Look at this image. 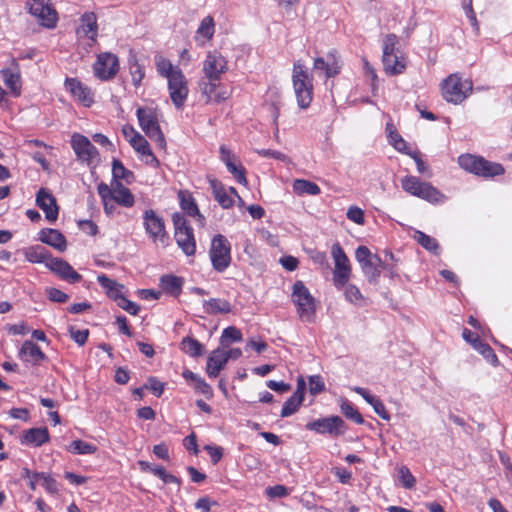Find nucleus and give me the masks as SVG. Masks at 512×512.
Segmentation results:
<instances>
[{
  "label": "nucleus",
  "instance_id": "obj_1",
  "mask_svg": "<svg viewBox=\"0 0 512 512\" xmlns=\"http://www.w3.org/2000/svg\"><path fill=\"white\" fill-rule=\"evenodd\" d=\"M291 300L296 306L297 314L301 321L312 323L316 317L315 298L302 281H296L293 285Z\"/></svg>",
  "mask_w": 512,
  "mask_h": 512
},
{
  "label": "nucleus",
  "instance_id": "obj_2",
  "mask_svg": "<svg viewBox=\"0 0 512 512\" xmlns=\"http://www.w3.org/2000/svg\"><path fill=\"white\" fill-rule=\"evenodd\" d=\"M402 189L420 199L430 203H439L445 196L431 183L423 182L416 176H405L401 179Z\"/></svg>",
  "mask_w": 512,
  "mask_h": 512
},
{
  "label": "nucleus",
  "instance_id": "obj_3",
  "mask_svg": "<svg viewBox=\"0 0 512 512\" xmlns=\"http://www.w3.org/2000/svg\"><path fill=\"white\" fill-rule=\"evenodd\" d=\"M292 80L298 106L301 109L308 108L313 98V84L308 72L299 62L294 63Z\"/></svg>",
  "mask_w": 512,
  "mask_h": 512
},
{
  "label": "nucleus",
  "instance_id": "obj_4",
  "mask_svg": "<svg viewBox=\"0 0 512 512\" xmlns=\"http://www.w3.org/2000/svg\"><path fill=\"white\" fill-rule=\"evenodd\" d=\"M174 225V238L178 247L187 256H193L196 252V241L193 228L183 214L175 212L172 215Z\"/></svg>",
  "mask_w": 512,
  "mask_h": 512
},
{
  "label": "nucleus",
  "instance_id": "obj_5",
  "mask_svg": "<svg viewBox=\"0 0 512 512\" xmlns=\"http://www.w3.org/2000/svg\"><path fill=\"white\" fill-rule=\"evenodd\" d=\"M458 163L464 170L481 177H494L504 173L502 165L471 154L459 156Z\"/></svg>",
  "mask_w": 512,
  "mask_h": 512
},
{
  "label": "nucleus",
  "instance_id": "obj_6",
  "mask_svg": "<svg viewBox=\"0 0 512 512\" xmlns=\"http://www.w3.org/2000/svg\"><path fill=\"white\" fill-rule=\"evenodd\" d=\"M136 115L146 136L156 142L160 148H165L166 141L158 123L156 111L152 108L140 107L137 109Z\"/></svg>",
  "mask_w": 512,
  "mask_h": 512
},
{
  "label": "nucleus",
  "instance_id": "obj_7",
  "mask_svg": "<svg viewBox=\"0 0 512 512\" xmlns=\"http://www.w3.org/2000/svg\"><path fill=\"white\" fill-rule=\"evenodd\" d=\"M209 253L216 271L223 272L228 268L231 262V245L225 236L217 234L212 238Z\"/></svg>",
  "mask_w": 512,
  "mask_h": 512
},
{
  "label": "nucleus",
  "instance_id": "obj_8",
  "mask_svg": "<svg viewBox=\"0 0 512 512\" xmlns=\"http://www.w3.org/2000/svg\"><path fill=\"white\" fill-rule=\"evenodd\" d=\"M442 95L448 102L458 104L461 103L472 90V84L462 79L457 74L450 75L441 84Z\"/></svg>",
  "mask_w": 512,
  "mask_h": 512
},
{
  "label": "nucleus",
  "instance_id": "obj_9",
  "mask_svg": "<svg viewBox=\"0 0 512 512\" xmlns=\"http://www.w3.org/2000/svg\"><path fill=\"white\" fill-rule=\"evenodd\" d=\"M331 255L335 262L333 282L338 289H341L348 283L350 279L351 265L347 255L339 243H334L332 245Z\"/></svg>",
  "mask_w": 512,
  "mask_h": 512
},
{
  "label": "nucleus",
  "instance_id": "obj_10",
  "mask_svg": "<svg viewBox=\"0 0 512 512\" xmlns=\"http://www.w3.org/2000/svg\"><path fill=\"white\" fill-rule=\"evenodd\" d=\"M306 429L318 434H329L332 437L343 435L347 431V426L340 416H328L313 420L306 424Z\"/></svg>",
  "mask_w": 512,
  "mask_h": 512
},
{
  "label": "nucleus",
  "instance_id": "obj_11",
  "mask_svg": "<svg viewBox=\"0 0 512 512\" xmlns=\"http://www.w3.org/2000/svg\"><path fill=\"white\" fill-rule=\"evenodd\" d=\"M377 254H372L366 246H359L355 251V258L371 284H377L381 274L380 265L375 259Z\"/></svg>",
  "mask_w": 512,
  "mask_h": 512
},
{
  "label": "nucleus",
  "instance_id": "obj_12",
  "mask_svg": "<svg viewBox=\"0 0 512 512\" xmlns=\"http://www.w3.org/2000/svg\"><path fill=\"white\" fill-rule=\"evenodd\" d=\"M143 225L146 233L152 238L153 242H160L162 245L167 244L168 235L164 220L154 210L148 209L144 212Z\"/></svg>",
  "mask_w": 512,
  "mask_h": 512
},
{
  "label": "nucleus",
  "instance_id": "obj_13",
  "mask_svg": "<svg viewBox=\"0 0 512 512\" xmlns=\"http://www.w3.org/2000/svg\"><path fill=\"white\" fill-rule=\"evenodd\" d=\"M93 71L94 75L102 81L113 79L119 71L118 57L110 52L100 53L93 64Z\"/></svg>",
  "mask_w": 512,
  "mask_h": 512
},
{
  "label": "nucleus",
  "instance_id": "obj_14",
  "mask_svg": "<svg viewBox=\"0 0 512 512\" xmlns=\"http://www.w3.org/2000/svg\"><path fill=\"white\" fill-rule=\"evenodd\" d=\"M167 80L171 101L177 109H180L184 106L189 92L186 77L180 69H177Z\"/></svg>",
  "mask_w": 512,
  "mask_h": 512
},
{
  "label": "nucleus",
  "instance_id": "obj_15",
  "mask_svg": "<svg viewBox=\"0 0 512 512\" xmlns=\"http://www.w3.org/2000/svg\"><path fill=\"white\" fill-rule=\"evenodd\" d=\"M71 146L77 155L78 160L90 164L99 156L97 148L90 140L81 134L75 133L71 138Z\"/></svg>",
  "mask_w": 512,
  "mask_h": 512
},
{
  "label": "nucleus",
  "instance_id": "obj_16",
  "mask_svg": "<svg viewBox=\"0 0 512 512\" xmlns=\"http://www.w3.org/2000/svg\"><path fill=\"white\" fill-rule=\"evenodd\" d=\"M228 70L227 61L218 51L209 52L203 63V72L207 79L220 80Z\"/></svg>",
  "mask_w": 512,
  "mask_h": 512
},
{
  "label": "nucleus",
  "instance_id": "obj_17",
  "mask_svg": "<svg viewBox=\"0 0 512 512\" xmlns=\"http://www.w3.org/2000/svg\"><path fill=\"white\" fill-rule=\"evenodd\" d=\"M29 12L35 16L41 23L42 26L47 28H53L57 22V13L44 0H32L29 3Z\"/></svg>",
  "mask_w": 512,
  "mask_h": 512
},
{
  "label": "nucleus",
  "instance_id": "obj_18",
  "mask_svg": "<svg viewBox=\"0 0 512 512\" xmlns=\"http://www.w3.org/2000/svg\"><path fill=\"white\" fill-rule=\"evenodd\" d=\"M200 89L205 96L206 103H221L230 96L229 91L219 82V80H201Z\"/></svg>",
  "mask_w": 512,
  "mask_h": 512
},
{
  "label": "nucleus",
  "instance_id": "obj_19",
  "mask_svg": "<svg viewBox=\"0 0 512 512\" xmlns=\"http://www.w3.org/2000/svg\"><path fill=\"white\" fill-rule=\"evenodd\" d=\"M219 152L221 161L226 165L227 170L234 176L237 182L244 185L247 184L246 169L241 163H237L232 151L227 146L221 145Z\"/></svg>",
  "mask_w": 512,
  "mask_h": 512
},
{
  "label": "nucleus",
  "instance_id": "obj_20",
  "mask_svg": "<svg viewBox=\"0 0 512 512\" xmlns=\"http://www.w3.org/2000/svg\"><path fill=\"white\" fill-rule=\"evenodd\" d=\"M1 75L6 87L14 97H19L21 94V74L20 67L16 59H12L10 66L3 68Z\"/></svg>",
  "mask_w": 512,
  "mask_h": 512
},
{
  "label": "nucleus",
  "instance_id": "obj_21",
  "mask_svg": "<svg viewBox=\"0 0 512 512\" xmlns=\"http://www.w3.org/2000/svg\"><path fill=\"white\" fill-rule=\"evenodd\" d=\"M36 204L43 210L48 221H56L59 214V207L55 197L45 188H41L36 194Z\"/></svg>",
  "mask_w": 512,
  "mask_h": 512
},
{
  "label": "nucleus",
  "instance_id": "obj_22",
  "mask_svg": "<svg viewBox=\"0 0 512 512\" xmlns=\"http://www.w3.org/2000/svg\"><path fill=\"white\" fill-rule=\"evenodd\" d=\"M462 337L466 342L470 343L475 350L482 354L488 362L494 366L498 364V357L494 350L489 344L482 342L478 335L465 328L462 332Z\"/></svg>",
  "mask_w": 512,
  "mask_h": 512
},
{
  "label": "nucleus",
  "instance_id": "obj_23",
  "mask_svg": "<svg viewBox=\"0 0 512 512\" xmlns=\"http://www.w3.org/2000/svg\"><path fill=\"white\" fill-rule=\"evenodd\" d=\"M47 268L69 283H77L82 279V276L67 261L60 258L52 257Z\"/></svg>",
  "mask_w": 512,
  "mask_h": 512
},
{
  "label": "nucleus",
  "instance_id": "obj_24",
  "mask_svg": "<svg viewBox=\"0 0 512 512\" xmlns=\"http://www.w3.org/2000/svg\"><path fill=\"white\" fill-rule=\"evenodd\" d=\"M18 356L23 362L33 365H40L47 358L41 348L31 340L24 341Z\"/></svg>",
  "mask_w": 512,
  "mask_h": 512
},
{
  "label": "nucleus",
  "instance_id": "obj_25",
  "mask_svg": "<svg viewBox=\"0 0 512 512\" xmlns=\"http://www.w3.org/2000/svg\"><path fill=\"white\" fill-rule=\"evenodd\" d=\"M340 64L336 56L332 53L327 55V59L318 57L314 60L313 69L316 72H323L326 78L335 77L340 73Z\"/></svg>",
  "mask_w": 512,
  "mask_h": 512
},
{
  "label": "nucleus",
  "instance_id": "obj_26",
  "mask_svg": "<svg viewBox=\"0 0 512 512\" xmlns=\"http://www.w3.org/2000/svg\"><path fill=\"white\" fill-rule=\"evenodd\" d=\"M65 87L85 106L88 107L93 103V94L91 93V90L77 79L67 78L65 81Z\"/></svg>",
  "mask_w": 512,
  "mask_h": 512
},
{
  "label": "nucleus",
  "instance_id": "obj_27",
  "mask_svg": "<svg viewBox=\"0 0 512 512\" xmlns=\"http://www.w3.org/2000/svg\"><path fill=\"white\" fill-rule=\"evenodd\" d=\"M39 239L41 242L53 247L59 252H64L67 248V241L65 236L56 229H42L40 231Z\"/></svg>",
  "mask_w": 512,
  "mask_h": 512
},
{
  "label": "nucleus",
  "instance_id": "obj_28",
  "mask_svg": "<svg viewBox=\"0 0 512 512\" xmlns=\"http://www.w3.org/2000/svg\"><path fill=\"white\" fill-rule=\"evenodd\" d=\"M49 439L50 435L47 427L30 428L23 431L21 436V443L39 447L47 443Z\"/></svg>",
  "mask_w": 512,
  "mask_h": 512
},
{
  "label": "nucleus",
  "instance_id": "obj_29",
  "mask_svg": "<svg viewBox=\"0 0 512 512\" xmlns=\"http://www.w3.org/2000/svg\"><path fill=\"white\" fill-rule=\"evenodd\" d=\"M227 362L228 360L224 350L219 348L213 350L207 359L206 372L208 376L211 378L217 377Z\"/></svg>",
  "mask_w": 512,
  "mask_h": 512
},
{
  "label": "nucleus",
  "instance_id": "obj_30",
  "mask_svg": "<svg viewBox=\"0 0 512 512\" xmlns=\"http://www.w3.org/2000/svg\"><path fill=\"white\" fill-rule=\"evenodd\" d=\"M353 390L357 394L361 395L364 398V400L373 407L374 412L379 417L386 421L390 420V414L386 410V407L383 404V402L378 397L371 395L367 389L362 387H354Z\"/></svg>",
  "mask_w": 512,
  "mask_h": 512
},
{
  "label": "nucleus",
  "instance_id": "obj_31",
  "mask_svg": "<svg viewBox=\"0 0 512 512\" xmlns=\"http://www.w3.org/2000/svg\"><path fill=\"white\" fill-rule=\"evenodd\" d=\"M180 206L182 210L189 216L196 218L200 226H204L205 218L200 213L194 198L190 194L179 192Z\"/></svg>",
  "mask_w": 512,
  "mask_h": 512
},
{
  "label": "nucleus",
  "instance_id": "obj_32",
  "mask_svg": "<svg viewBox=\"0 0 512 512\" xmlns=\"http://www.w3.org/2000/svg\"><path fill=\"white\" fill-rule=\"evenodd\" d=\"M97 19L94 13H85L81 17V26L77 30L80 36H86L92 41H96L97 37Z\"/></svg>",
  "mask_w": 512,
  "mask_h": 512
},
{
  "label": "nucleus",
  "instance_id": "obj_33",
  "mask_svg": "<svg viewBox=\"0 0 512 512\" xmlns=\"http://www.w3.org/2000/svg\"><path fill=\"white\" fill-rule=\"evenodd\" d=\"M203 309L209 315L228 314L232 311V305L226 299L210 298L203 301Z\"/></svg>",
  "mask_w": 512,
  "mask_h": 512
},
{
  "label": "nucleus",
  "instance_id": "obj_34",
  "mask_svg": "<svg viewBox=\"0 0 512 512\" xmlns=\"http://www.w3.org/2000/svg\"><path fill=\"white\" fill-rule=\"evenodd\" d=\"M183 279L181 277L166 274L160 278V287L162 290L174 297H178L182 292Z\"/></svg>",
  "mask_w": 512,
  "mask_h": 512
},
{
  "label": "nucleus",
  "instance_id": "obj_35",
  "mask_svg": "<svg viewBox=\"0 0 512 512\" xmlns=\"http://www.w3.org/2000/svg\"><path fill=\"white\" fill-rule=\"evenodd\" d=\"M382 62L385 72L389 75L401 74L406 67L405 60L400 53L395 55H383Z\"/></svg>",
  "mask_w": 512,
  "mask_h": 512
},
{
  "label": "nucleus",
  "instance_id": "obj_36",
  "mask_svg": "<svg viewBox=\"0 0 512 512\" xmlns=\"http://www.w3.org/2000/svg\"><path fill=\"white\" fill-rule=\"evenodd\" d=\"M97 281L100 286L105 290L109 298L117 301L123 294L124 286L113 279H110L105 274L97 276Z\"/></svg>",
  "mask_w": 512,
  "mask_h": 512
},
{
  "label": "nucleus",
  "instance_id": "obj_37",
  "mask_svg": "<svg viewBox=\"0 0 512 512\" xmlns=\"http://www.w3.org/2000/svg\"><path fill=\"white\" fill-rule=\"evenodd\" d=\"M210 186L215 200L219 203V205L222 208L229 209L234 205V199L230 194H228V192L225 190V188L218 180H210Z\"/></svg>",
  "mask_w": 512,
  "mask_h": 512
},
{
  "label": "nucleus",
  "instance_id": "obj_38",
  "mask_svg": "<svg viewBox=\"0 0 512 512\" xmlns=\"http://www.w3.org/2000/svg\"><path fill=\"white\" fill-rule=\"evenodd\" d=\"M25 258L31 263H45L47 266L52 258L51 253L43 246L30 247L24 252Z\"/></svg>",
  "mask_w": 512,
  "mask_h": 512
},
{
  "label": "nucleus",
  "instance_id": "obj_39",
  "mask_svg": "<svg viewBox=\"0 0 512 512\" xmlns=\"http://www.w3.org/2000/svg\"><path fill=\"white\" fill-rule=\"evenodd\" d=\"M113 201L124 207H132L135 199L131 191L122 183L116 182L114 185Z\"/></svg>",
  "mask_w": 512,
  "mask_h": 512
},
{
  "label": "nucleus",
  "instance_id": "obj_40",
  "mask_svg": "<svg viewBox=\"0 0 512 512\" xmlns=\"http://www.w3.org/2000/svg\"><path fill=\"white\" fill-rule=\"evenodd\" d=\"M293 190L296 194L302 195H319L321 193L320 187L309 180L295 179L293 182Z\"/></svg>",
  "mask_w": 512,
  "mask_h": 512
},
{
  "label": "nucleus",
  "instance_id": "obj_41",
  "mask_svg": "<svg viewBox=\"0 0 512 512\" xmlns=\"http://www.w3.org/2000/svg\"><path fill=\"white\" fill-rule=\"evenodd\" d=\"M181 349L191 357H200L205 352L204 345L197 339L189 336L182 339Z\"/></svg>",
  "mask_w": 512,
  "mask_h": 512
},
{
  "label": "nucleus",
  "instance_id": "obj_42",
  "mask_svg": "<svg viewBox=\"0 0 512 512\" xmlns=\"http://www.w3.org/2000/svg\"><path fill=\"white\" fill-rule=\"evenodd\" d=\"M112 174L115 183L119 182V180H124L126 183L129 184L134 179L133 172L125 168L123 163L118 159H113Z\"/></svg>",
  "mask_w": 512,
  "mask_h": 512
},
{
  "label": "nucleus",
  "instance_id": "obj_43",
  "mask_svg": "<svg viewBox=\"0 0 512 512\" xmlns=\"http://www.w3.org/2000/svg\"><path fill=\"white\" fill-rule=\"evenodd\" d=\"M68 451L76 455H89L94 454L97 451V447L78 439L71 442Z\"/></svg>",
  "mask_w": 512,
  "mask_h": 512
},
{
  "label": "nucleus",
  "instance_id": "obj_44",
  "mask_svg": "<svg viewBox=\"0 0 512 512\" xmlns=\"http://www.w3.org/2000/svg\"><path fill=\"white\" fill-rule=\"evenodd\" d=\"M340 408H341V412L344 414V416L346 418L354 421L356 424L364 423V418L362 417V415L354 407V405L347 399L342 400Z\"/></svg>",
  "mask_w": 512,
  "mask_h": 512
},
{
  "label": "nucleus",
  "instance_id": "obj_45",
  "mask_svg": "<svg viewBox=\"0 0 512 512\" xmlns=\"http://www.w3.org/2000/svg\"><path fill=\"white\" fill-rule=\"evenodd\" d=\"M415 240L426 250L436 253L439 249L437 240L422 231H416L414 235Z\"/></svg>",
  "mask_w": 512,
  "mask_h": 512
},
{
  "label": "nucleus",
  "instance_id": "obj_46",
  "mask_svg": "<svg viewBox=\"0 0 512 512\" xmlns=\"http://www.w3.org/2000/svg\"><path fill=\"white\" fill-rule=\"evenodd\" d=\"M155 63L157 72L162 77H165L167 79L172 77V74H174V72L177 71V69H179L178 67H173L171 61L162 56H157L155 59Z\"/></svg>",
  "mask_w": 512,
  "mask_h": 512
},
{
  "label": "nucleus",
  "instance_id": "obj_47",
  "mask_svg": "<svg viewBox=\"0 0 512 512\" xmlns=\"http://www.w3.org/2000/svg\"><path fill=\"white\" fill-rule=\"evenodd\" d=\"M303 399L299 396L292 395L285 402L281 410L280 416L282 418L289 417L296 413L301 406Z\"/></svg>",
  "mask_w": 512,
  "mask_h": 512
},
{
  "label": "nucleus",
  "instance_id": "obj_48",
  "mask_svg": "<svg viewBox=\"0 0 512 512\" xmlns=\"http://www.w3.org/2000/svg\"><path fill=\"white\" fill-rule=\"evenodd\" d=\"M129 70L134 86L138 87L145 76V72L135 57L129 59Z\"/></svg>",
  "mask_w": 512,
  "mask_h": 512
},
{
  "label": "nucleus",
  "instance_id": "obj_49",
  "mask_svg": "<svg viewBox=\"0 0 512 512\" xmlns=\"http://www.w3.org/2000/svg\"><path fill=\"white\" fill-rule=\"evenodd\" d=\"M242 340V333L241 331L234 327L229 326L223 330L222 336H221V344L223 346L229 345L231 342H238Z\"/></svg>",
  "mask_w": 512,
  "mask_h": 512
},
{
  "label": "nucleus",
  "instance_id": "obj_50",
  "mask_svg": "<svg viewBox=\"0 0 512 512\" xmlns=\"http://www.w3.org/2000/svg\"><path fill=\"white\" fill-rule=\"evenodd\" d=\"M33 478H41L43 480V486L45 490L50 494H58L59 492V485L57 481L51 477L50 475L41 472V473H34Z\"/></svg>",
  "mask_w": 512,
  "mask_h": 512
},
{
  "label": "nucleus",
  "instance_id": "obj_51",
  "mask_svg": "<svg viewBox=\"0 0 512 512\" xmlns=\"http://www.w3.org/2000/svg\"><path fill=\"white\" fill-rule=\"evenodd\" d=\"M398 37L395 34H387L383 40V55L399 54Z\"/></svg>",
  "mask_w": 512,
  "mask_h": 512
},
{
  "label": "nucleus",
  "instance_id": "obj_52",
  "mask_svg": "<svg viewBox=\"0 0 512 512\" xmlns=\"http://www.w3.org/2000/svg\"><path fill=\"white\" fill-rule=\"evenodd\" d=\"M130 145L142 157L145 154L150 153V145L148 141L144 138V136H142L141 134H137L136 136H134V139H130Z\"/></svg>",
  "mask_w": 512,
  "mask_h": 512
},
{
  "label": "nucleus",
  "instance_id": "obj_53",
  "mask_svg": "<svg viewBox=\"0 0 512 512\" xmlns=\"http://www.w3.org/2000/svg\"><path fill=\"white\" fill-rule=\"evenodd\" d=\"M197 33L205 37L206 39H211L214 34V21L210 16L205 17L197 30Z\"/></svg>",
  "mask_w": 512,
  "mask_h": 512
},
{
  "label": "nucleus",
  "instance_id": "obj_54",
  "mask_svg": "<svg viewBox=\"0 0 512 512\" xmlns=\"http://www.w3.org/2000/svg\"><path fill=\"white\" fill-rule=\"evenodd\" d=\"M68 331H69L70 337L78 345L83 346L87 342V339L89 336L88 329L77 330L74 326H69Z\"/></svg>",
  "mask_w": 512,
  "mask_h": 512
},
{
  "label": "nucleus",
  "instance_id": "obj_55",
  "mask_svg": "<svg viewBox=\"0 0 512 512\" xmlns=\"http://www.w3.org/2000/svg\"><path fill=\"white\" fill-rule=\"evenodd\" d=\"M346 216L350 221L358 225H363L365 223L364 212L361 208L357 206L349 207Z\"/></svg>",
  "mask_w": 512,
  "mask_h": 512
},
{
  "label": "nucleus",
  "instance_id": "obj_56",
  "mask_svg": "<svg viewBox=\"0 0 512 512\" xmlns=\"http://www.w3.org/2000/svg\"><path fill=\"white\" fill-rule=\"evenodd\" d=\"M344 294L345 298L351 303L358 304L363 299L359 288L353 284L346 286Z\"/></svg>",
  "mask_w": 512,
  "mask_h": 512
},
{
  "label": "nucleus",
  "instance_id": "obj_57",
  "mask_svg": "<svg viewBox=\"0 0 512 512\" xmlns=\"http://www.w3.org/2000/svg\"><path fill=\"white\" fill-rule=\"evenodd\" d=\"M325 384L321 376L313 375L309 378V392L312 395H317L324 391Z\"/></svg>",
  "mask_w": 512,
  "mask_h": 512
},
{
  "label": "nucleus",
  "instance_id": "obj_58",
  "mask_svg": "<svg viewBox=\"0 0 512 512\" xmlns=\"http://www.w3.org/2000/svg\"><path fill=\"white\" fill-rule=\"evenodd\" d=\"M117 305L122 308L123 310L127 311L128 313H130L131 315H137L139 310H140V307L128 300L124 295H122L117 301H116Z\"/></svg>",
  "mask_w": 512,
  "mask_h": 512
},
{
  "label": "nucleus",
  "instance_id": "obj_59",
  "mask_svg": "<svg viewBox=\"0 0 512 512\" xmlns=\"http://www.w3.org/2000/svg\"><path fill=\"white\" fill-rule=\"evenodd\" d=\"M375 259L380 265V270H385L390 278L398 277L397 265L395 263H390L387 259H382L380 256H375Z\"/></svg>",
  "mask_w": 512,
  "mask_h": 512
},
{
  "label": "nucleus",
  "instance_id": "obj_60",
  "mask_svg": "<svg viewBox=\"0 0 512 512\" xmlns=\"http://www.w3.org/2000/svg\"><path fill=\"white\" fill-rule=\"evenodd\" d=\"M46 294L50 301L56 303H65L69 299L66 293L57 288H48Z\"/></svg>",
  "mask_w": 512,
  "mask_h": 512
},
{
  "label": "nucleus",
  "instance_id": "obj_61",
  "mask_svg": "<svg viewBox=\"0 0 512 512\" xmlns=\"http://www.w3.org/2000/svg\"><path fill=\"white\" fill-rule=\"evenodd\" d=\"M399 474L405 488L411 489L415 485V477L406 466L399 469Z\"/></svg>",
  "mask_w": 512,
  "mask_h": 512
},
{
  "label": "nucleus",
  "instance_id": "obj_62",
  "mask_svg": "<svg viewBox=\"0 0 512 512\" xmlns=\"http://www.w3.org/2000/svg\"><path fill=\"white\" fill-rule=\"evenodd\" d=\"M114 185L112 184V187H109L105 183H100L97 187L98 194L102 199V202L106 201H113L114 198Z\"/></svg>",
  "mask_w": 512,
  "mask_h": 512
},
{
  "label": "nucleus",
  "instance_id": "obj_63",
  "mask_svg": "<svg viewBox=\"0 0 512 512\" xmlns=\"http://www.w3.org/2000/svg\"><path fill=\"white\" fill-rule=\"evenodd\" d=\"M266 493L269 497H272V498H274V497L282 498V497H286L289 495V490L284 485H275V486L268 487L266 489Z\"/></svg>",
  "mask_w": 512,
  "mask_h": 512
},
{
  "label": "nucleus",
  "instance_id": "obj_64",
  "mask_svg": "<svg viewBox=\"0 0 512 512\" xmlns=\"http://www.w3.org/2000/svg\"><path fill=\"white\" fill-rule=\"evenodd\" d=\"M205 450L208 452L213 464H217L223 457V448L220 446L206 445Z\"/></svg>",
  "mask_w": 512,
  "mask_h": 512
}]
</instances>
